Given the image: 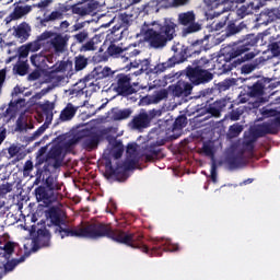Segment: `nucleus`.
I'll list each match as a JSON object with an SVG mask.
<instances>
[{
  "label": "nucleus",
  "mask_w": 280,
  "mask_h": 280,
  "mask_svg": "<svg viewBox=\"0 0 280 280\" xmlns=\"http://www.w3.org/2000/svg\"><path fill=\"white\" fill-rule=\"evenodd\" d=\"M47 218L50 219L51 224L56 226L55 233H57L61 240L65 237H85L86 240H102L106 237L116 242L117 244H125L131 248H138L141 253L150 255V257H161L163 250H165V241L155 238L152 241L153 246L150 248L143 244V236L135 234H128L122 230L113 229V225L104 222L89 223L83 228H71L65 221V211L58 206H51L46 212Z\"/></svg>",
  "instance_id": "obj_1"
},
{
  "label": "nucleus",
  "mask_w": 280,
  "mask_h": 280,
  "mask_svg": "<svg viewBox=\"0 0 280 280\" xmlns=\"http://www.w3.org/2000/svg\"><path fill=\"white\" fill-rule=\"evenodd\" d=\"M259 43V36L255 34H248L243 40L237 42L233 47L219 55L213 59H208L210 62L209 71H214L218 75H224L229 71H233L235 67H240L246 60H253L256 54L250 51ZM250 51V52H248Z\"/></svg>",
  "instance_id": "obj_2"
},
{
  "label": "nucleus",
  "mask_w": 280,
  "mask_h": 280,
  "mask_svg": "<svg viewBox=\"0 0 280 280\" xmlns=\"http://www.w3.org/2000/svg\"><path fill=\"white\" fill-rule=\"evenodd\" d=\"M154 28L144 32V40L153 49H163L176 36V23L170 18H165L162 23L154 22Z\"/></svg>",
  "instance_id": "obj_3"
},
{
  "label": "nucleus",
  "mask_w": 280,
  "mask_h": 280,
  "mask_svg": "<svg viewBox=\"0 0 280 280\" xmlns=\"http://www.w3.org/2000/svg\"><path fill=\"white\" fill-rule=\"evenodd\" d=\"M211 61L207 57H201L196 62V66H188L184 70L186 78L189 80L191 86H200V84H209L213 80V73L210 72L209 66Z\"/></svg>",
  "instance_id": "obj_4"
},
{
  "label": "nucleus",
  "mask_w": 280,
  "mask_h": 280,
  "mask_svg": "<svg viewBox=\"0 0 280 280\" xmlns=\"http://www.w3.org/2000/svg\"><path fill=\"white\" fill-rule=\"evenodd\" d=\"M115 72L108 67H96L85 75L82 80H80L74 88L70 91V95H74L75 97H82L84 95V89L88 86H95L97 84V80H104V78H110Z\"/></svg>",
  "instance_id": "obj_5"
},
{
  "label": "nucleus",
  "mask_w": 280,
  "mask_h": 280,
  "mask_svg": "<svg viewBox=\"0 0 280 280\" xmlns=\"http://www.w3.org/2000/svg\"><path fill=\"white\" fill-rule=\"evenodd\" d=\"M172 51H174L172 57H170L165 62L158 63L148 72L152 73L153 75H161V73H165L167 69H173V67L176 65H183V62H186V60L191 56V52H189V47L187 46H182L180 50H178L176 46H173Z\"/></svg>",
  "instance_id": "obj_6"
},
{
  "label": "nucleus",
  "mask_w": 280,
  "mask_h": 280,
  "mask_svg": "<svg viewBox=\"0 0 280 280\" xmlns=\"http://www.w3.org/2000/svg\"><path fill=\"white\" fill-rule=\"evenodd\" d=\"M31 235L33 236V253L40 250V248H49V246H51V233L47 228H42L36 231V225H32Z\"/></svg>",
  "instance_id": "obj_7"
},
{
  "label": "nucleus",
  "mask_w": 280,
  "mask_h": 280,
  "mask_svg": "<svg viewBox=\"0 0 280 280\" xmlns=\"http://www.w3.org/2000/svg\"><path fill=\"white\" fill-rule=\"evenodd\" d=\"M130 77L125 73H118L116 75V83H113L112 86L121 97H130V95H135L137 90L130 84Z\"/></svg>",
  "instance_id": "obj_8"
},
{
  "label": "nucleus",
  "mask_w": 280,
  "mask_h": 280,
  "mask_svg": "<svg viewBox=\"0 0 280 280\" xmlns=\"http://www.w3.org/2000/svg\"><path fill=\"white\" fill-rule=\"evenodd\" d=\"M63 148L60 144H55L46 154V165H44V174L49 172V168L58 170L62 165L65 155H62Z\"/></svg>",
  "instance_id": "obj_9"
},
{
  "label": "nucleus",
  "mask_w": 280,
  "mask_h": 280,
  "mask_svg": "<svg viewBox=\"0 0 280 280\" xmlns=\"http://www.w3.org/2000/svg\"><path fill=\"white\" fill-rule=\"evenodd\" d=\"M69 38H71V36L55 33L54 37L47 43L48 51L51 56H61V54H65L67 47H69Z\"/></svg>",
  "instance_id": "obj_10"
},
{
  "label": "nucleus",
  "mask_w": 280,
  "mask_h": 280,
  "mask_svg": "<svg viewBox=\"0 0 280 280\" xmlns=\"http://www.w3.org/2000/svg\"><path fill=\"white\" fill-rule=\"evenodd\" d=\"M226 106L229 108H233V102L231 97H223L221 100L214 101L208 107H205L199 112V115H209L210 117H221L222 113L226 110Z\"/></svg>",
  "instance_id": "obj_11"
},
{
  "label": "nucleus",
  "mask_w": 280,
  "mask_h": 280,
  "mask_svg": "<svg viewBox=\"0 0 280 280\" xmlns=\"http://www.w3.org/2000/svg\"><path fill=\"white\" fill-rule=\"evenodd\" d=\"M177 23L186 27V34H194L195 32H200V30H202V25L196 22V12L194 11L179 13Z\"/></svg>",
  "instance_id": "obj_12"
},
{
  "label": "nucleus",
  "mask_w": 280,
  "mask_h": 280,
  "mask_svg": "<svg viewBox=\"0 0 280 280\" xmlns=\"http://www.w3.org/2000/svg\"><path fill=\"white\" fill-rule=\"evenodd\" d=\"M34 196L37 202H42L43 207H51L54 202H58L60 192L49 190L48 188H45V186H38L34 190Z\"/></svg>",
  "instance_id": "obj_13"
},
{
  "label": "nucleus",
  "mask_w": 280,
  "mask_h": 280,
  "mask_svg": "<svg viewBox=\"0 0 280 280\" xmlns=\"http://www.w3.org/2000/svg\"><path fill=\"white\" fill-rule=\"evenodd\" d=\"M233 86H237V79L229 78L215 84L212 89H206L200 92L202 97H207V95H215L218 93H224L226 91H231Z\"/></svg>",
  "instance_id": "obj_14"
},
{
  "label": "nucleus",
  "mask_w": 280,
  "mask_h": 280,
  "mask_svg": "<svg viewBox=\"0 0 280 280\" xmlns=\"http://www.w3.org/2000/svg\"><path fill=\"white\" fill-rule=\"evenodd\" d=\"M165 139H160L144 145L142 156L145 163H152V161H156V159H159V154H161V145H165Z\"/></svg>",
  "instance_id": "obj_15"
},
{
  "label": "nucleus",
  "mask_w": 280,
  "mask_h": 280,
  "mask_svg": "<svg viewBox=\"0 0 280 280\" xmlns=\"http://www.w3.org/2000/svg\"><path fill=\"white\" fill-rule=\"evenodd\" d=\"M97 10V2L93 0H83L73 4L72 14L78 16H89Z\"/></svg>",
  "instance_id": "obj_16"
},
{
  "label": "nucleus",
  "mask_w": 280,
  "mask_h": 280,
  "mask_svg": "<svg viewBox=\"0 0 280 280\" xmlns=\"http://www.w3.org/2000/svg\"><path fill=\"white\" fill-rule=\"evenodd\" d=\"M173 97H189L194 85L187 81L179 80L176 84L170 86Z\"/></svg>",
  "instance_id": "obj_17"
},
{
  "label": "nucleus",
  "mask_w": 280,
  "mask_h": 280,
  "mask_svg": "<svg viewBox=\"0 0 280 280\" xmlns=\"http://www.w3.org/2000/svg\"><path fill=\"white\" fill-rule=\"evenodd\" d=\"M25 255L21 256L20 258H0V280L5 277L7 272H12L14 268L19 266V264H23L25 261Z\"/></svg>",
  "instance_id": "obj_18"
},
{
  "label": "nucleus",
  "mask_w": 280,
  "mask_h": 280,
  "mask_svg": "<svg viewBox=\"0 0 280 280\" xmlns=\"http://www.w3.org/2000/svg\"><path fill=\"white\" fill-rule=\"evenodd\" d=\"M44 185L42 187L54 191L55 194H59L60 189H62V186H60V183H58V177L51 175V168H49V172L45 173V166L42 170Z\"/></svg>",
  "instance_id": "obj_19"
},
{
  "label": "nucleus",
  "mask_w": 280,
  "mask_h": 280,
  "mask_svg": "<svg viewBox=\"0 0 280 280\" xmlns=\"http://www.w3.org/2000/svg\"><path fill=\"white\" fill-rule=\"evenodd\" d=\"M151 121L150 115L147 112H141L132 118L130 125L133 130H143L150 128Z\"/></svg>",
  "instance_id": "obj_20"
},
{
  "label": "nucleus",
  "mask_w": 280,
  "mask_h": 280,
  "mask_svg": "<svg viewBox=\"0 0 280 280\" xmlns=\"http://www.w3.org/2000/svg\"><path fill=\"white\" fill-rule=\"evenodd\" d=\"M102 140V136L96 132L86 136L83 139V148L88 152H93V150H97V145H100V141Z\"/></svg>",
  "instance_id": "obj_21"
},
{
  "label": "nucleus",
  "mask_w": 280,
  "mask_h": 280,
  "mask_svg": "<svg viewBox=\"0 0 280 280\" xmlns=\"http://www.w3.org/2000/svg\"><path fill=\"white\" fill-rule=\"evenodd\" d=\"M266 84L264 81H256L253 85H248L246 93L248 97H262Z\"/></svg>",
  "instance_id": "obj_22"
},
{
  "label": "nucleus",
  "mask_w": 280,
  "mask_h": 280,
  "mask_svg": "<svg viewBox=\"0 0 280 280\" xmlns=\"http://www.w3.org/2000/svg\"><path fill=\"white\" fill-rule=\"evenodd\" d=\"M109 145H112L109 153L114 159H121V156H124V142H121V140L110 138Z\"/></svg>",
  "instance_id": "obj_23"
},
{
  "label": "nucleus",
  "mask_w": 280,
  "mask_h": 280,
  "mask_svg": "<svg viewBox=\"0 0 280 280\" xmlns=\"http://www.w3.org/2000/svg\"><path fill=\"white\" fill-rule=\"evenodd\" d=\"M78 108L80 106H73L71 103H68L66 107L61 110L59 115V119L61 121H71L75 117V114L78 113Z\"/></svg>",
  "instance_id": "obj_24"
},
{
  "label": "nucleus",
  "mask_w": 280,
  "mask_h": 280,
  "mask_svg": "<svg viewBox=\"0 0 280 280\" xmlns=\"http://www.w3.org/2000/svg\"><path fill=\"white\" fill-rule=\"evenodd\" d=\"M225 162L229 165L230 170H238V167H244L246 165V162L244 161V155L242 154L228 155Z\"/></svg>",
  "instance_id": "obj_25"
},
{
  "label": "nucleus",
  "mask_w": 280,
  "mask_h": 280,
  "mask_svg": "<svg viewBox=\"0 0 280 280\" xmlns=\"http://www.w3.org/2000/svg\"><path fill=\"white\" fill-rule=\"evenodd\" d=\"M109 176H113L119 183L128 180V171L121 165V162L116 163L114 171L109 172Z\"/></svg>",
  "instance_id": "obj_26"
},
{
  "label": "nucleus",
  "mask_w": 280,
  "mask_h": 280,
  "mask_svg": "<svg viewBox=\"0 0 280 280\" xmlns=\"http://www.w3.org/2000/svg\"><path fill=\"white\" fill-rule=\"evenodd\" d=\"M19 244L8 241L3 247H0V259H12L15 248Z\"/></svg>",
  "instance_id": "obj_27"
},
{
  "label": "nucleus",
  "mask_w": 280,
  "mask_h": 280,
  "mask_svg": "<svg viewBox=\"0 0 280 280\" xmlns=\"http://www.w3.org/2000/svg\"><path fill=\"white\" fill-rule=\"evenodd\" d=\"M51 62V60H54V56H46L43 54H35L31 56V62L34 67H36L37 69H40L43 67V65H45V61Z\"/></svg>",
  "instance_id": "obj_28"
},
{
  "label": "nucleus",
  "mask_w": 280,
  "mask_h": 280,
  "mask_svg": "<svg viewBox=\"0 0 280 280\" xmlns=\"http://www.w3.org/2000/svg\"><path fill=\"white\" fill-rule=\"evenodd\" d=\"M267 135H278L280 130V116L275 117L270 122L262 124Z\"/></svg>",
  "instance_id": "obj_29"
},
{
  "label": "nucleus",
  "mask_w": 280,
  "mask_h": 280,
  "mask_svg": "<svg viewBox=\"0 0 280 280\" xmlns=\"http://www.w3.org/2000/svg\"><path fill=\"white\" fill-rule=\"evenodd\" d=\"M31 30L27 26L20 25L14 31V37L19 43H25L30 38Z\"/></svg>",
  "instance_id": "obj_30"
},
{
  "label": "nucleus",
  "mask_w": 280,
  "mask_h": 280,
  "mask_svg": "<svg viewBox=\"0 0 280 280\" xmlns=\"http://www.w3.org/2000/svg\"><path fill=\"white\" fill-rule=\"evenodd\" d=\"M244 131V126L240 122H235L229 127L226 137L228 139H237L240 135Z\"/></svg>",
  "instance_id": "obj_31"
},
{
  "label": "nucleus",
  "mask_w": 280,
  "mask_h": 280,
  "mask_svg": "<svg viewBox=\"0 0 280 280\" xmlns=\"http://www.w3.org/2000/svg\"><path fill=\"white\" fill-rule=\"evenodd\" d=\"M65 19V14L60 11H52L49 15H44V19L40 20V25H44V27L47 26V23L51 21H62Z\"/></svg>",
  "instance_id": "obj_32"
},
{
  "label": "nucleus",
  "mask_w": 280,
  "mask_h": 280,
  "mask_svg": "<svg viewBox=\"0 0 280 280\" xmlns=\"http://www.w3.org/2000/svg\"><path fill=\"white\" fill-rule=\"evenodd\" d=\"M187 126V116L186 115H179L172 126V132H180L183 128Z\"/></svg>",
  "instance_id": "obj_33"
},
{
  "label": "nucleus",
  "mask_w": 280,
  "mask_h": 280,
  "mask_svg": "<svg viewBox=\"0 0 280 280\" xmlns=\"http://www.w3.org/2000/svg\"><path fill=\"white\" fill-rule=\"evenodd\" d=\"M14 73L18 75H27V71H30V65L27 61H18L13 67Z\"/></svg>",
  "instance_id": "obj_34"
},
{
  "label": "nucleus",
  "mask_w": 280,
  "mask_h": 280,
  "mask_svg": "<svg viewBox=\"0 0 280 280\" xmlns=\"http://www.w3.org/2000/svg\"><path fill=\"white\" fill-rule=\"evenodd\" d=\"M72 63H69V61H60L52 66L51 74L54 73H65V71H69L71 69Z\"/></svg>",
  "instance_id": "obj_35"
},
{
  "label": "nucleus",
  "mask_w": 280,
  "mask_h": 280,
  "mask_svg": "<svg viewBox=\"0 0 280 280\" xmlns=\"http://www.w3.org/2000/svg\"><path fill=\"white\" fill-rule=\"evenodd\" d=\"M167 97H170V92L162 89L151 96V102L152 104H159L160 102H163V100H167Z\"/></svg>",
  "instance_id": "obj_36"
},
{
  "label": "nucleus",
  "mask_w": 280,
  "mask_h": 280,
  "mask_svg": "<svg viewBox=\"0 0 280 280\" xmlns=\"http://www.w3.org/2000/svg\"><path fill=\"white\" fill-rule=\"evenodd\" d=\"M23 7L18 5L14 8L13 12L5 18V23H12V21H19V19H23Z\"/></svg>",
  "instance_id": "obj_37"
},
{
  "label": "nucleus",
  "mask_w": 280,
  "mask_h": 280,
  "mask_svg": "<svg viewBox=\"0 0 280 280\" xmlns=\"http://www.w3.org/2000/svg\"><path fill=\"white\" fill-rule=\"evenodd\" d=\"M89 66V59L83 55H79L74 58V69L75 71H82Z\"/></svg>",
  "instance_id": "obj_38"
},
{
  "label": "nucleus",
  "mask_w": 280,
  "mask_h": 280,
  "mask_svg": "<svg viewBox=\"0 0 280 280\" xmlns=\"http://www.w3.org/2000/svg\"><path fill=\"white\" fill-rule=\"evenodd\" d=\"M107 54L109 56H112V58H122L124 59V48H121L115 44H110L108 46Z\"/></svg>",
  "instance_id": "obj_39"
},
{
  "label": "nucleus",
  "mask_w": 280,
  "mask_h": 280,
  "mask_svg": "<svg viewBox=\"0 0 280 280\" xmlns=\"http://www.w3.org/2000/svg\"><path fill=\"white\" fill-rule=\"evenodd\" d=\"M244 27H246V24H244V22H242L240 25H235V23L231 22L226 26V36L240 34V32L243 31Z\"/></svg>",
  "instance_id": "obj_40"
},
{
  "label": "nucleus",
  "mask_w": 280,
  "mask_h": 280,
  "mask_svg": "<svg viewBox=\"0 0 280 280\" xmlns=\"http://www.w3.org/2000/svg\"><path fill=\"white\" fill-rule=\"evenodd\" d=\"M259 65H261V59H256L255 62L243 65L241 71L245 74L253 73V71H255V69H257Z\"/></svg>",
  "instance_id": "obj_41"
},
{
  "label": "nucleus",
  "mask_w": 280,
  "mask_h": 280,
  "mask_svg": "<svg viewBox=\"0 0 280 280\" xmlns=\"http://www.w3.org/2000/svg\"><path fill=\"white\" fill-rule=\"evenodd\" d=\"M73 40L79 45H84L89 40V31L83 30L72 36Z\"/></svg>",
  "instance_id": "obj_42"
},
{
  "label": "nucleus",
  "mask_w": 280,
  "mask_h": 280,
  "mask_svg": "<svg viewBox=\"0 0 280 280\" xmlns=\"http://www.w3.org/2000/svg\"><path fill=\"white\" fill-rule=\"evenodd\" d=\"M202 154L205 156H209L210 159H215V150L213 149V145L209 142H205L201 148Z\"/></svg>",
  "instance_id": "obj_43"
},
{
  "label": "nucleus",
  "mask_w": 280,
  "mask_h": 280,
  "mask_svg": "<svg viewBox=\"0 0 280 280\" xmlns=\"http://www.w3.org/2000/svg\"><path fill=\"white\" fill-rule=\"evenodd\" d=\"M132 115V110L130 109H120L116 113H114V119L117 121H121V119H128Z\"/></svg>",
  "instance_id": "obj_44"
},
{
  "label": "nucleus",
  "mask_w": 280,
  "mask_h": 280,
  "mask_svg": "<svg viewBox=\"0 0 280 280\" xmlns=\"http://www.w3.org/2000/svg\"><path fill=\"white\" fill-rule=\"evenodd\" d=\"M256 142H257V137H254L250 135L249 137L245 138L244 145L246 150H248V152H253V150H255Z\"/></svg>",
  "instance_id": "obj_45"
},
{
  "label": "nucleus",
  "mask_w": 280,
  "mask_h": 280,
  "mask_svg": "<svg viewBox=\"0 0 280 280\" xmlns=\"http://www.w3.org/2000/svg\"><path fill=\"white\" fill-rule=\"evenodd\" d=\"M95 49H97L95 46V38H91L81 46L80 51H95Z\"/></svg>",
  "instance_id": "obj_46"
},
{
  "label": "nucleus",
  "mask_w": 280,
  "mask_h": 280,
  "mask_svg": "<svg viewBox=\"0 0 280 280\" xmlns=\"http://www.w3.org/2000/svg\"><path fill=\"white\" fill-rule=\"evenodd\" d=\"M268 135V131H266L265 125H260L259 128H257L255 131L252 132V137H256V141L261 138L266 137Z\"/></svg>",
  "instance_id": "obj_47"
},
{
  "label": "nucleus",
  "mask_w": 280,
  "mask_h": 280,
  "mask_svg": "<svg viewBox=\"0 0 280 280\" xmlns=\"http://www.w3.org/2000/svg\"><path fill=\"white\" fill-rule=\"evenodd\" d=\"M120 165L124 166L127 172H130V170H135L137 161L135 158L127 159L125 162H120Z\"/></svg>",
  "instance_id": "obj_48"
},
{
  "label": "nucleus",
  "mask_w": 280,
  "mask_h": 280,
  "mask_svg": "<svg viewBox=\"0 0 280 280\" xmlns=\"http://www.w3.org/2000/svg\"><path fill=\"white\" fill-rule=\"evenodd\" d=\"M171 8H180L183 5H187L189 0H165Z\"/></svg>",
  "instance_id": "obj_49"
},
{
  "label": "nucleus",
  "mask_w": 280,
  "mask_h": 280,
  "mask_svg": "<svg viewBox=\"0 0 280 280\" xmlns=\"http://www.w3.org/2000/svg\"><path fill=\"white\" fill-rule=\"evenodd\" d=\"M28 51H38L43 45L40 44V39H36L26 45Z\"/></svg>",
  "instance_id": "obj_50"
},
{
  "label": "nucleus",
  "mask_w": 280,
  "mask_h": 280,
  "mask_svg": "<svg viewBox=\"0 0 280 280\" xmlns=\"http://www.w3.org/2000/svg\"><path fill=\"white\" fill-rule=\"evenodd\" d=\"M33 170H34V162H32V160H27L23 166L24 176H30Z\"/></svg>",
  "instance_id": "obj_51"
},
{
  "label": "nucleus",
  "mask_w": 280,
  "mask_h": 280,
  "mask_svg": "<svg viewBox=\"0 0 280 280\" xmlns=\"http://www.w3.org/2000/svg\"><path fill=\"white\" fill-rule=\"evenodd\" d=\"M12 187L13 185L8 182L5 184L0 185V197L10 194V191H12Z\"/></svg>",
  "instance_id": "obj_52"
},
{
  "label": "nucleus",
  "mask_w": 280,
  "mask_h": 280,
  "mask_svg": "<svg viewBox=\"0 0 280 280\" xmlns=\"http://www.w3.org/2000/svg\"><path fill=\"white\" fill-rule=\"evenodd\" d=\"M127 155L130 156V159H135L137 156V143H129L127 145Z\"/></svg>",
  "instance_id": "obj_53"
},
{
  "label": "nucleus",
  "mask_w": 280,
  "mask_h": 280,
  "mask_svg": "<svg viewBox=\"0 0 280 280\" xmlns=\"http://www.w3.org/2000/svg\"><path fill=\"white\" fill-rule=\"evenodd\" d=\"M122 60L124 62L130 60V58H132V46H128L122 48Z\"/></svg>",
  "instance_id": "obj_54"
},
{
  "label": "nucleus",
  "mask_w": 280,
  "mask_h": 280,
  "mask_svg": "<svg viewBox=\"0 0 280 280\" xmlns=\"http://www.w3.org/2000/svg\"><path fill=\"white\" fill-rule=\"evenodd\" d=\"M226 21L228 19L225 18L224 20L222 21H219V22H213L212 23V27L215 32H220V30H224V27L226 26Z\"/></svg>",
  "instance_id": "obj_55"
},
{
  "label": "nucleus",
  "mask_w": 280,
  "mask_h": 280,
  "mask_svg": "<svg viewBox=\"0 0 280 280\" xmlns=\"http://www.w3.org/2000/svg\"><path fill=\"white\" fill-rule=\"evenodd\" d=\"M54 3V0H40L38 3L33 4V8H39L40 10L49 8Z\"/></svg>",
  "instance_id": "obj_56"
},
{
  "label": "nucleus",
  "mask_w": 280,
  "mask_h": 280,
  "mask_svg": "<svg viewBox=\"0 0 280 280\" xmlns=\"http://www.w3.org/2000/svg\"><path fill=\"white\" fill-rule=\"evenodd\" d=\"M59 11L61 14H66V12H71L73 14V4L63 3L59 7Z\"/></svg>",
  "instance_id": "obj_57"
},
{
  "label": "nucleus",
  "mask_w": 280,
  "mask_h": 280,
  "mask_svg": "<svg viewBox=\"0 0 280 280\" xmlns=\"http://www.w3.org/2000/svg\"><path fill=\"white\" fill-rule=\"evenodd\" d=\"M75 143H78V140L72 138L68 141H66L61 148H63V150H66V152H69V150H71V148H73V145H75Z\"/></svg>",
  "instance_id": "obj_58"
},
{
  "label": "nucleus",
  "mask_w": 280,
  "mask_h": 280,
  "mask_svg": "<svg viewBox=\"0 0 280 280\" xmlns=\"http://www.w3.org/2000/svg\"><path fill=\"white\" fill-rule=\"evenodd\" d=\"M140 71H149L150 70V60L149 59H139Z\"/></svg>",
  "instance_id": "obj_59"
},
{
  "label": "nucleus",
  "mask_w": 280,
  "mask_h": 280,
  "mask_svg": "<svg viewBox=\"0 0 280 280\" xmlns=\"http://www.w3.org/2000/svg\"><path fill=\"white\" fill-rule=\"evenodd\" d=\"M19 152H21V149L16 145H11L8 149V154H9V156H11V159H14V156H16V154H19Z\"/></svg>",
  "instance_id": "obj_60"
},
{
  "label": "nucleus",
  "mask_w": 280,
  "mask_h": 280,
  "mask_svg": "<svg viewBox=\"0 0 280 280\" xmlns=\"http://www.w3.org/2000/svg\"><path fill=\"white\" fill-rule=\"evenodd\" d=\"M261 115L262 117H276L277 109L262 108Z\"/></svg>",
  "instance_id": "obj_61"
},
{
  "label": "nucleus",
  "mask_w": 280,
  "mask_h": 280,
  "mask_svg": "<svg viewBox=\"0 0 280 280\" xmlns=\"http://www.w3.org/2000/svg\"><path fill=\"white\" fill-rule=\"evenodd\" d=\"M40 78V70H34L33 72H31L27 77V80L30 82H34L36 80H38Z\"/></svg>",
  "instance_id": "obj_62"
},
{
  "label": "nucleus",
  "mask_w": 280,
  "mask_h": 280,
  "mask_svg": "<svg viewBox=\"0 0 280 280\" xmlns=\"http://www.w3.org/2000/svg\"><path fill=\"white\" fill-rule=\"evenodd\" d=\"M45 130H47V125L44 124L33 133V139H38V137L45 133Z\"/></svg>",
  "instance_id": "obj_63"
},
{
  "label": "nucleus",
  "mask_w": 280,
  "mask_h": 280,
  "mask_svg": "<svg viewBox=\"0 0 280 280\" xmlns=\"http://www.w3.org/2000/svg\"><path fill=\"white\" fill-rule=\"evenodd\" d=\"M26 128H27V124H24L22 118H18L16 130H19L20 132H23V130H25Z\"/></svg>",
  "instance_id": "obj_64"
}]
</instances>
